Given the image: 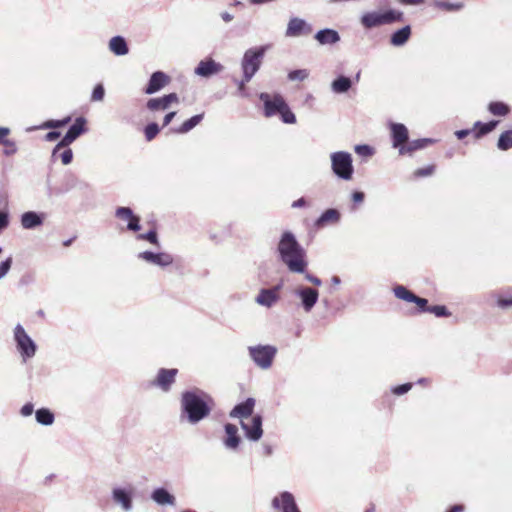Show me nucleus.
<instances>
[{"instance_id": "1", "label": "nucleus", "mask_w": 512, "mask_h": 512, "mask_svg": "<svg viewBox=\"0 0 512 512\" xmlns=\"http://www.w3.org/2000/svg\"><path fill=\"white\" fill-rule=\"evenodd\" d=\"M181 421L195 425L207 418L212 410V398L200 389L184 391L181 395Z\"/></svg>"}, {"instance_id": "2", "label": "nucleus", "mask_w": 512, "mask_h": 512, "mask_svg": "<svg viewBox=\"0 0 512 512\" xmlns=\"http://www.w3.org/2000/svg\"><path fill=\"white\" fill-rule=\"evenodd\" d=\"M277 251L280 260L292 273H304L307 268L306 251L297 241L295 235L285 231L279 240Z\"/></svg>"}, {"instance_id": "3", "label": "nucleus", "mask_w": 512, "mask_h": 512, "mask_svg": "<svg viewBox=\"0 0 512 512\" xmlns=\"http://www.w3.org/2000/svg\"><path fill=\"white\" fill-rule=\"evenodd\" d=\"M404 20V13L395 9H388L383 12L371 11L364 13L360 22L361 25L366 29H372L382 25L393 24L396 22H402Z\"/></svg>"}, {"instance_id": "4", "label": "nucleus", "mask_w": 512, "mask_h": 512, "mask_svg": "<svg viewBox=\"0 0 512 512\" xmlns=\"http://www.w3.org/2000/svg\"><path fill=\"white\" fill-rule=\"evenodd\" d=\"M267 46H257L247 49L241 59L242 74L245 75L246 81H251L254 75L259 71Z\"/></svg>"}, {"instance_id": "5", "label": "nucleus", "mask_w": 512, "mask_h": 512, "mask_svg": "<svg viewBox=\"0 0 512 512\" xmlns=\"http://www.w3.org/2000/svg\"><path fill=\"white\" fill-rule=\"evenodd\" d=\"M331 170L334 175L344 181L353 178L354 167L352 155L346 151H337L330 154Z\"/></svg>"}, {"instance_id": "6", "label": "nucleus", "mask_w": 512, "mask_h": 512, "mask_svg": "<svg viewBox=\"0 0 512 512\" xmlns=\"http://www.w3.org/2000/svg\"><path fill=\"white\" fill-rule=\"evenodd\" d=\"M247 350L253 363L262 370L271 368L278 351L275 346L270 344L249 346Z\"/></svg>"}, {"instance_id": "7", "label": "nucleus", "mask_w": 512, "mask_h": 512, "mask_svg": "<svg viewBox=\"0 0 512 512\" xmlns=\"http://www.w3.org/2000/svg\"><path fill=\"white\" fill-rule=\"evenodd\" d=\"M135 495V487L132 484L124 486H114L111 490V499L123 512H131L133 510V500Z\"/></svg>"}, {"instance_id": "8", "label": "nucleus", "mask_w": 512, "mask_h": 512, "mask_svg": "<svg viewBox=\"0 0 512 512\" xmlns=\"http://www.w3.org/2000/svg\"><path fill=\"white\" fill-rule=\"evenodd\" d=\"M86 119L82 116L77 117L74 123L69 127L64 137L56 144L52 150V159L55 160L58 152L73 143L80 135L87 131Z\"/></svg>"}, {"instance_id": "9", "label": "nucleus", "mask_w": 512, "mask_h": 512, "mask_svg": "<svg viewBox=\"0 0 512 512\" xmlns=\"http://www.w3.org/2000/svg\"><path fill=\"white\" fill-rule=\"evenodd\" d=\"M14 340L24 361L35 356L37 346L21 324H17L14 328Z\"/></svg>"}, {"instance_id": "10", "label": "nucleus", "mask_w": 512, "mask_h": 512, "mask_svg": "<svg viewBox=\"0 0 512 512\" xmlns=\"http://www.w3.org/2000/svg\"><path fill=\"white\" fill-rule=\"evenodd\" d=\"M259 99L264 106V115L268 118L277 115L286 103L283 96L278 93L271 96L267 92H262L259 94Z\"/></svg>"}, {"instance_id": "11", "label": "nucleus", "mask_w": 512, "mask_h": 512, "mask_svg": "<svg viewBox=\"0 0 512 512\" xmlns=\"http://www.w3.org/2000/svg\"><path fill=\"white\" fill-rule=\"evenodd\" d=\"M224 70V66L213 58L207 57L201 60L194 69V73L203 78H210Z\"/></svg>"}, {"instance_id": "12", "label": "nucleus", "mask_w": 512, "mask_h": 512, "mask_svg": "<svg viewBox=\"0 0 512 512\" xmlns=\"http://www.w3.org/2000/svg\"><path fill=\"white\" fill-rule=\"evenodd\" d=\"M294 294L301 300V306L305 312H310L319 298L318 291L307 286L297 288Z\"/></svg>"}, {"instance_id": "13", "label": "nucleus", "mask_w": 512, "mask_h": 512, "mask_svg": "<svg viewBox=\"0 0 512 512\" xmlns=\"http://www.w3.org/2000/svg\"><path fill=\"white\" fill-rule=\"evenodd\" d=\"M139 259L144 260L147 263L165 268L170 266L174 259L173 256L166 252L155 253L152 251H143L140 252L137 256Z\"/></svg>"}, {"instance_id": "14", "label": "nucleus", "mask_w": 512, "mask_h": 512, "mask_svg": "<svg viewBox=\"0 0 512 512\" xmlns=\"http://www.w3.org/2000/svg\"><path fill=\"white\" fill-rule=\"evenodd\" d=\"M272 506L275 509L282 510V512H301L293 494L288 491H284L279 496L274 497Z\"/></svg>"}, {"instance_id": "15", "label": "nucleus", "mask_w": 512, "mask_h": 512, "mask_svg": "<svg viewBox=\"0 0 512 512\" xmlns=\"http://www.w3.org/2000/svg\"><path fill=\"white\" fill-rule=\"evenodd\" d=\"M312 32V26L299 17L290 18L285 32L286 37H299Z\"/></svg>"}, {"instance_id": "16", "label": "nucleus", "mask_w": 512, "mask_h": 512, "mask_svg": "<svg viewBox=\"0 0 512 512\" xmlns=\"http://www.w3.org/2000/svg\"><path fill=\"white\" fill-rule=\"evenodd\" d=\"M262 422V416L259 414H256L252 417L251 425L241 421V428L244 430L245 436L249 440L258 441L261 439L263 435Z\"/></svg>"}, {"instance_id": "17", "label": "nucleus", "mask_w": 512, "mask_h": 512, "mask_svg": "<svg viewBox=\"0 0 512 512\" xmlns=\"http://www.w3.org/2000/svg\"><path fill=\"white\" fill-rule=\"evenodd\" d=\"M281 285H276L270 289H261L255 298V302L260 306L270 308L279 300V291Z\"/></svg>"}, {"instance_id": "18", "label": "nucleus", "mask_w": 512, "mask_h": 512, "mask_svg": "<svg viewBox=\"0 0 512 512\" xmlns=\"http://www.w3.org/2000/svg\"><path fill=\"white\" fill-rule=\"evenodd\" d=\"M390 132L393 148H397L400 151V147H403L409 139L407 127L402 123H391Z\"/></svg>"}, {"instance_id": "19", "label": "nucleus", "mask_w": 512, "mask_h": 512, "mask_svg": "<svg viewBox=\"0 0 512 512\" xmlns=\"http://www.w3.org/2000/svg\"><path fill=\"white\" fill-rule=\"evenodd\" d=\"M178 373V370L175 368L165 369L161 368L158 371L157 377L154 380L153 384L159 387L164 392H168L171 388V385L175 382V377Z\"/></svg>"}, {"instance_id": "20", "label": "nucleus", "mask_w": 512, "mask_h": 512, "mask_svg": "<svg viewBox=\"0 0 512 512\" xmlns=\"http://www.w3.org/2000/svg\"><path fill=\"white\" fill-rule=\"evenodd\" d=\"M226 436L223 438V445L228 450H236L240 443L241 437L238 434V428L232 423H226L224 425Z\"/></svg>"}, {"instance_id": "21", "label": "nucleus", "mask_w": 512, "mask_h": 512, "mask_svg": "<svg viewBox=\"0 0 512 512\" xmlns=\"http://www.w3.org/2000/svg\"><path fill=\"white\" fill-rule=\"evenodd\" d=\"M45 213L27 211L21 215V226L26 230H32L40 227L45 220Z\"/></svg>"}, {"instance_id": "22", "label": "nucleus", "mask_w": 512, "mask_h": 512, "mask_svg": "<svg viewBox=\"0 0 512 512\" xmlns=\"http://www.w3.org/2000/svg\"><path fill=\"white\" fill-rule=\"evenodd\" d=\"M178 102V96L176 93H170L159 98H151L147 101V108L150 111L166 110L169 108L171 103Z\"/></svg>"}, {"instance_id": "23", "label": "nucleus", "mask_w": 512, "mask_h": 512, "mask_svg": "<svg viewBox=\"0 0 512 512\" xmlns=\"http://www.w3.org/2000/svg\"><path fill=\"white\" fill-rule=\"evenodd\" d=\"M169 82V77L162 71L154 72L148 81V84L145 88L146 94H154L161 90L165 85Z\"/></svg>"}, {"instance_id": "24", "label": "nucleus", "mask_w": 512, "mask_h": 512, "mask_svg": "<svg viewBox=\"0 0 512 512\" xmlns=\"http://www.w3.org/2000/svg\"><path fill=\"white\" fill-rule=\"evenodd\" d=\"M341 220V213L335 208L326 209L316 220L314 226L317 229L323 228L327 225L338 224Z\"/></svg>"}, {"instance_id": "25", "label": "nucleus", "mask_w": 512, "mask_h": 512, "mask_svg": "<svg viewBox=\"0 0 512 512\" xmlns=\"http://www.w3.org/2000/svg\"><path fill=\"white\" fill-rule=\"evenodd\" d=\"M255 406L254 398H247L245 401L237 404L229 413L232 418H247L252 415Z\"/></svg>"}, {"instance_id": "26", "label": "nucleus", "mask_w": 512, "mask_h": 512, "mask_svg": "<svg viewBox=\"0 0 512 512\" xmlns=\"http://www.w3.org/2000/svg\"><path fill=\"white\" fill-rule=\"evenodd\" d=\"M151 499L158 505L174 506L176 504V498L166 488L158 487L155 488L151 493Z\"/></svg>"}, {"instance_id": "27", "label": "nucleus", "mask_w": 512, "mask_h": 512, "mask_svg": "<svg viewBox=\"0 0 512 512\" xmlns=\"http://www.w3.org/2000/svg\"><path fill=\"white\" fill-rule=\"evenodd\" d=\"M314 38L320 45H334L341 39L338 31L331 28L319 30Z\"/></svg>"}, {"instance_id": "28", "label": "nucleus", "mask_w": 512, "mask_h": 512, "mask_svg": "<svg viewBox=\"0 0 512 512\" xmlns=\"http://www.w3.org/2000/svg\"><path fill=\"white\" fill-rule=\"evenodd\" d=\"M411 26L405 25L404 27L394 31L390 36V44L394 47H401L405 45L411 37Z\"/></svg>"}, {"instance_id": "29", "label": "nucleus", "mask_w": 512, "mask_h": 512, "mask_svg": "<svg viewBox=\"0 0 512 512\" xmlns=\"http://www.w3.org/2000/svg\"><path fill=\"white\" fill-rule=\"evenodd\" d=\"M433 143V140L430 138H422V139H416L412 141H408L405 143L403 147H400L399 154L405 155V154H412L413 152L417 150H421L425 148L428 144Z\"/></svg>"}, {"instance_id": "30", "label": "nucleus", "mask_w": 512, "mask_h": 512, "mask_svg": "<svg viewBox=\"0 0 512 512\" xmlns=\"http://www.w3.org/2000/svg\"><path fill=\"white\" fill-rule=\"evenodd\" d=\"M352 84V79L347 76L340 75L332 81L331 90L336 94H343L351 89Z\"/></svg>"}, {"instance_id": "31", "label": "nucleus", "mask_w": 512, "mask_h": 512, "mask_svg": "<svg viewBox=\"0 0 512 512\" xmlns=\"http://www.w3.org/2000/svg\"><path fill=\"white\" fill-rule=\"evenodd\" d=\"M109 49L117 56H124L129 52L127 42L122 36L112 37L109 41Z\"/></svg>"}, {"instance_id": "32", "label": "nucleus", "mask_w": 512, "mask_h": 512, "mask_svg": "<svg viewBox=\"0 0 512 512\" xmlns=\"http://www.w3.org/2000/svg\"><path fill=\"white\" fill-rule=\"evenodd\" d=\"M497 124L498 121L496 120H491L487 123H483L481 121L475 122L473 128L475 138L480 139L484 135L492 132L496 128Z\"/></svg>"}, {"instance_id": "33", "label": "nucleus", "mask_w": 512, "mask_h": 512, "mask_svg": "<svg viewBox=\"0 0 512 512\" xmlns=\"http://www.w3.org/2000/svg\"><path fill=\"white\" fill-rule=\"evenodd\" d=\"M491 297H493L496 300V305L500 309H508L512 307V290L509 289L504 292L499 293H492Z\"/></svg>"}, {"instance_id": "34", "label": "nucleus", "mask_w": 512, "mask_h": 512, "mask_svg": "<svg viewBox=\"0 0 512 512\" xmlns=\"http://www.w3.org/2000/svg\"><path fill=\"white\" fill-rule=\"evenodd\" d=\"M203 117H204L203 113L194 115L190 119L184 121L183 124L179 128L175 129L174 131L178 134L188 133L203 120Z\"/></svg>"}, {"instance_id": "35", "label": "nucleus", "mask_w": 512, "mask_h": 512, "mask_svg": "<svg viewBox=\"0 0 512 512\" xmlns=\"http://www.w3.org/2000/svg\"><path fill=\"white\" fill-rule=\"evenodd\" d=\"M36 421L45 426L52 425L54 422V414L47 408H40L35 412Z\"/></svg>"}, {"instance_id": "36", "label": "nucleus", "mask_w": 512, "mask_h": 512, "mask_svg": "<svg viewBox=\"0 0 512 512\" xmlns=\"http://www.w3.org/2000/svg\"><path fill=\"white\" fill-rule=\"evenodd\" d=\"M393 292L396 298L401 299L406 302H413L416 299V295L408 290L403 285H397L393 288Z\"/></svg>"}, {"instance_id": "37", "label": "nucleus", "mask_w": 512, "mask_h": 512, "mask_svg": "<svg viewBox=\"0 0 512 512\" xmlns=\"http://www.w3.org/2000/svg\"><path fill=\"white\" fill-rule=\"evenodd\" d=\"M488 110L495 116H506L510 111L509 106L500 101L490 102Z\"/></svg>"}, {"instance_id": "38", "label": "nucleus", "mask_w": 512, "mask_h": 512, "mask_svg": "<svg viewBox=\"0 0 512 512\" xmlns=\"http://www.w3.org/2000/svg\"><path fill=\"white\" fill-rule=\"evenodd\" d=\"M497 147L502 151H507L512 148V130H507L500 134Z\"/></svg>"}, {"instance_id": "39", "label": "nucleus", "mask_w": 512, "mask_h": 512, "mask_svg": "<svg viewBox=\"0 0 512 512\" xmlns=\"http://www.w3.org/2000/svg\"><path fill=\"white\" fill-rule=\"evenodd\" d=\"M434 6L438 9L444 10V11H459L461 10L464 5L461 2L458 3H451L446 0H434Z\"/></svg>"}, {"instance_id": "40", "label": "nucleus", "mask_w": 512, "mask_h": 512, "mask_svg": "<svg viewBox=\"0 0 512 512\" xmlns=\"http://www.w3.org/2000/svg\"><path fill=\"white\" fill-rule=\"evenodd\" d=\"M72 118L71 116L64 117L63 119L59 120H48L44 122L40 128L41 129H56L66 126L71 122Z\"/></svg>"}, {"instance_id": "41", "label": "nucleus", "mask_w": 512, "mask_h": 512, "mask_svg": "<svg viewBox=\"0 0 512 512\" xmlns=\"http://www.w3.org/2000/svg\"><path fill=\"white\" fill-rule=\"evenodd\" d=\"M283 123L285 124H295L296 116L290 109L287 103H285L284 107L278 113Z\"/></svg>"}, {"instance_id": "42", "label": "nucleus", "mask_w": 512, "mask_h": 512, "mask_svg": "<svg viewBox=\"0 0 512 512\" xmlns=\"http://www.w3.org/2000/svg\"><path fill=\"white\" fill-rule=\"evenodd\" d=\"M137 239H139V240H146L149 243H151L153 245H156V246L160 245L159 244V239H158V234H157L156 230H154V229H151V230H149L146 233L139 234L137 236Z\"/></svg>"}, {"instance_id": "43", "label": "nucleus", "mask_w": 512, "mask_h": 512, "mask_svg": "<svg viewBox=\"0 0 512 512\" xmlns=\"http://www.w3.org/2000/svg\"><path fill=\"white\" fill-rule=\"evenodd\" d=\"M133 214V210L130 207H118L115 211V216L120 220L127 221V223L133 217Z\"/></svg>"}, {"instance_id": "44", "label": "nucleus", "mask_w": 512, "mask_h": 512, "mask_svg": "<svg viewBox=\"0 0 512 512\" xmlns=\"http://www.w3.org/2000/svg\"><path fill=\"white\" fill-rule=\"evenodd\" d=\"M308 76L309 72L306 69H296L288 73V79L290 81H304L306 78H308Z\"/></svg>"}, {"instance_id": "45", "label": "nucleus", "mask_w": 512, "mask_h": 512, "mask_svg": "<svg viewBox=\"0 0 512 512\" xmlns=\"http://www.w3.org/2000/svg\"><path fill=\"white\" fill-rule=\"evenodd\" d=\"M160 128L157 123L152 122L146 125L144 133L147 141L153 140L159 133Z\"/></svg>"}, {"instance_id": "46", "label": "nucleus", "mask_w": 512, "mask_h": 512, "mask_svg": "<svg viewBox=\"0 0 512 512\" xmlns=\"http://www.w3.org/2000/svg\"><path fill=\"white\" fill-rule=\"evenodd\" d=\"M428 312L434 314L436 317H448L451 315L449 310L444 305L430 306Z\"/></svg>"}, {"instance_id": "47", "label": "nucleus", "mask_w": 512, "mask_h": 512, "mask_svg": "<svg viewBox=\"0 0 512 512\" xmlns=\"http://www.w3.org/2000/svg\"><path fill=\"white\" fill-rule=\"evenodd\" d=\"M355 152L360 156L370 157L374 154V149L369 145L362 144L355 146Z\"/></svg>"}, {"instance_id": "48", "label": "nucleus", "mask_w": 512, "mask_h": 512, "mask_svg": "<svg viewBox=\"0 0 512 512\" xmlns=\"http://www.w3.org/2000/svg\"><path fill=\"white\" fill-rule=\"evenodd\" d=\"M435 166L429 165L427 167L416 169L413 173L415 178L431 176L434 173Z\"/></svg>"}, {"instance_id": "49", "label": "nucleus", "mask_w": 512, "mask_h": 512, "mask_svg": "<svg viewBox=\"0 0 512 512\" xmlns=\"http://www.w3.org/2000/svg\"><path fill=\"white\" fill-rule=\"evenodd\" d=\"M66 149L62 152H58L56 158L59 156L63 165H68L73 160V151L70 148L65 147Z\"/></svg>"}, {"instance_id": "50", "label": "nucleus", "mask_w": 512, "mask_h": 512, "mask_svg": "<svg viewBox=\"0 0 512 512\" xmlns=\"http://www.w3.org/2000/svg\"><path fill=\"white\" fill-rule=\"evenodd\" d=\"M2 145L4 146L3 154L6 156L14 155L17 152V145L13 140L8 139Z\"/></svg>"}, {"instance_id": "51", "label": "nucleus", "mask_w": 512, "mask_h": 512, "mask_svg": "<svg viewBox=\"0 0 512 512\" xmlns=\"http://www.w3.org/2000/svg\"><path fill=\"white\" fill-rule=\"evenodd\" d=\"M105 96V90L102 84H97L92 92L91 100L92 101H102Z\"/></svg>"}, {"instance_id": "52", "label": "nucleus", "mask_w": 512, "mask_h": 512, "mask_svg": "<svg viewBox=\"0 0 512 512\" xmlns=\"http://www.w3.org/2000/svg\"><path fill=\"white\" fill-rule=\"evenodd\" d=\"M351 199L353 201L352 210H355L357 208V205H360L364 202L365 194L362 191H354L351 194Z\"/></svg>"}, {"instance_id": "53", "label": "nucleus", "mask_w": 512, "mask_h": 512, "mask_svg": "<svg viewBox=\"0 0 512 512\" xmlns=\"http://www.w3.org/2000/svg\"><path fill=\"white\" fill-rule=\"evenodd\" d=\"M12 263L13 259L11 256L0 263V279L6 276V274L11 269Z\"/></svg>"}, {"instance_id": "54", "label": "nucleus", "mask_w": 512, "mask_h": 512, "mask_svg": "<svg viewBox=\"0 0 512 512\" xmlns=\"http://www.w3.org/2000/svg\"><path fill=\"white\" fill-rule=\"evenodd\" d=\"M127 229L133 232H138L141 229L140 218L133 214V217L127 223Z\"/></svg>"}, {"instance_id": "55", "label": "nucleus", "mask_w": 512, "mask_h": 512, "mask_svg": "<svg viewBox=\"0 0 512 512\" xmlns=\"http://www.w3.org/2000/svg\"><path fill=\"white\" fill-rule=\"evenodd\" d=\"M412 388V383H404L398 386H395L392 389V392L396 395H403L407 393Z\"/></svg>"}, {"instance_id": "56", "label": "nucleus", "mask_w": 512, "mask_h": 512, "mask_svg": "<svg viewBox=\"0 0 512 512\" xmlns=\"http://www.w3.org/2000/svg\"><path fill=\"white\" fill-rule=\"evenodd\" d=\"M412 303H415L420 308L421 312H428V309L430 308V306H428V300L417 295L416 299H414Z\"/></svg>"}, {"instance_id": "57", "label": "nucleus", "mask_w": 512, "mask_h": 512, "mask_svg": "<svg viewBox=\"0 0 512 512\" xmlns=\"http://www.w3.org/2000/svg\"><path fill=\"white\" fill-rule=\"evenodd\" d=\"M73 187V185H66L64 188H51L49 187L48 188V194L49 195H55V196H59V195H62L66 192H68L71 188Z\"/></svg>"}, {"instance_id": "58", "label": "nucleus", "mask_w": 512, "mask_h": 512, "mask_svg": "<svg viewBox=\"0 0 512 512\" xmlns=\"http://www.w3.org/2000/svg\"><path fill=\"white\" fill-rule=\"evenodd\" d=\"M9 225V214L7 211H0V231L6 229Z\"/></svg>"}, {"instance_id": "59", "label": "nucleus", "mask_w": 512, "mask_h": 512, "mask_svg": "<svg viewBox=\"0 0 512 512\" xmlns=\"http://www.w3.org/2000/svg\"><path fill=\"white\" fill-rule=\"evenodd\" d=\"M34 411V405L32 403H26L21 408V415L24 417L30 416Z\"/></svg>"}, {"instance_id": "60", "label": "nucleus", "mask_w": 512, "mask_h": 512, "mask_svg": "<svg viewBox=\"0 0 512 512\" xmlns=\"http://www.w3.org/2000/svg\"><path fill=\"white\" fill-rule=\"evenodd\" d=\"M305 278L307 281H309L310 283L314 284L315 286H321L322 285V281L320 278H318L317 276H314L310 273H306L305 274Z\"/></svg>"}, {"instance_id": "61", "label": "nucleus", "mask_w": 512, "mask_h": 512, "mask_svg": "<svg viewBox=\"0 0 512 512\" xmlns=\"http://www.w3.org/2000/svg\"><path fill=\"white\" fill-rule=\"evenodd\" d=\"M61 133L59 131H50L45 135V140L48 142H53L60 137Z\"/></svg>"}, {"instance_id": "62", "label": "nucleus", "mask_w": 512, "mask_h": 512, "mask_svg": "<svg viewBox=\"0 0 512 512\" xmlns=\"http://www.w3.org/2000/svg\"><path fill=\"white\" fill-rule=\"evenodd\" d=\"M10 134V129L7 127H0V144L7 141V136Z\"/></svg>"}, {"instance_id": "63", "label": "nucleus", "mask_w": 512, "mask_h": 512, "mask_svg": "<svg viewBox=\"0 0 512 512\" xmlns=\"http://www.w3.org/2000/svg\"><path fill=\"white\" fill-rule=\"evenodd\" d=\"M473 132V129H462V130H457L455 132V135L456 137L459 139V140H462L464 139L465 137H467L470 133Z\"/></svg>"}, {"instance_id": "64", "label": "nucleus", "mask_w": 512, "mask_h": 512, "mask_svg": "<svg viewBox=\"0 0 512 512\" xmlns=\"http://www.w3.org/2000/svg\"><path fill=\"white\" fill-rule=\"evenodd\" d=\"M175 115H176L175 111L167 113L163 119V126H167L173 120Z\"/></svg>"}]
</instances>
